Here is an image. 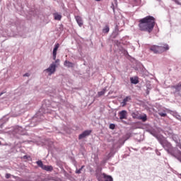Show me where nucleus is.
I'll return each instance as SVG.
<instances>
[{
	"instance_id": "obj_31",
	"label": "nucleus",
	"mask_w": 181,
	"mask_h": 181,
	"mask_svg": "<svg viewBox=\"0 0 181 181\" xmlns=\"http://www.w3.org/2000/svg\"><path fill=\"white\" fill-rule=\"evenodd\" d=\"M13 177H14V179H16V177H16V176H13Z\"/></svg>"
},
{
	"instance_id": "obj_1",
	"label": "nucleus",
	"mask_w": 181,
	"mask_h": 181,
	"mask_svg": "<svg viewBox=\"0 0 181 181\" xmlns=\"http://www.w3.org/2000/svg\"><path fill=\"white\" fill-rule=\"evenodd\" d=\"M156 19L152 16H148L139 21V30L141 32H148L151 33L155 28Z\"/></svg>"
},
{
	"instance_id": "obj_5",
	"label": "nucleus",
	"mask_w": 181,
	"mask_h": 181,
	"mask_svg": "<svg viewBox=\"0 0 181 181\" xmlns=\"http://www.w3.org/2000/svg\"><path fill=\"white\" fill-rule=\"evenodd\" d=\"M60 47V45L59 43L55 44L53 52H52V59L53 60H56V57L57 56V50Z\"/></svg>"
},
{
	"instance_id": "obj_7",
	"label": "nucleus",
	"mask_w": 181,
	"mask_h": 181,
	"mask_svg": "<svg viewBox=\"0 0 181 181\" xmlns=\"http://www.w3.org/2000/svg\"><path fill=\"white\" fill-rule=\"evenodd\" d=\"M127 110H122L119 112V119H127Z\"/></svg>"
},
{
	"instance_id": "obj_17",
	"label": "nucleus",
	"mask_w": 181,
	"mask_h": 181,
	"mask_svg": "<svg viewBox=\"0 0 181 181\" xmlns=\"http://www.w3.org/2000/svg\"><path fill=\"white\" fill-rule=\"evenodd\" d=\"M103 33H108L110 32V27L108 25H105V27L103 30Z\"/></svg>"
},
{
	"instance_id": "obj_32",
	"label": "nucleus",
	"mask_w": 181,
	"mask_h": 181,
	"mask_svg": "<svg viewBox=\"0 0 181 181\" xmlns=\"http://www.w3.org/2000/svg\"><path fill=\"white\" fill-rule=\"evenodd\" d=\"M96 1H101V0H96Z\"/></svg>"
},
{
	"instance_id": "obj_13",
	"label": "nucleus",
	"mask_w": 181,
	"mask_h": 181,
	"mask_svg": "<svg viewBox=\"0 0 181 181\" xmlns=\"http://www.w3.org/2000/svg\"><path fill=\"white\" fill-rule=\"evenodd\" d=\"M131 101V96H127L122 101L123 105H127V103Z\"/></svg>"
},
{
	"instance_id": "obj_29",
	"label": "nucleus",
	"mask_w": 181,
	"mask_h": 181,
	"mask_svg": "<svg viewBox=\"0 0 181 181\" xmlns=\"http://www.w3.org/2000/svg\"><path fill=\"white\" fill-rule=\"evenodd\" d=\"M116 45L117 46H118V45H119V42L118 41H116Z\"/></svg>"
},
{
	"instance_id": "obj_19",
	"label": "nucleus",
	"mask_w": 181,
	"mask_h": 181,
	"mask_svg": "<svg viewBox=\"0 0 181 181\" xmlns=\"http://www.w3.org/2000/svg\"><path fill=\"white\" fill-rule=\"evenodd\" d=\"M83 169H84V165H82L80 169L76 170V173H77L78 175H80V173H81V170H83Z\"/></svg>"
},
{
	"instance_id": "obj_33",
	"label": "nucleus",
	"mask_w": 181,
	"mask_h": 181,
	"mask_svg": "<svg viewBox=\"0 0 181 181\" xmlns=\"http://www.w3.org/2000/svg\"><path fill=\"white\" fill-rule=\"evenodd\" d=\"M1 141H0V145H1Z\"/></svg>"
},
{
	"instance_id": "obj_28",
	"label": "nucleus",
	"mask_w": 181,
	"mask_h": 181,
	"mask_svg": "<svg viewBox=\"0 0 181 181\" xmlns=\"http://www.w3.org/2000/svg\"><path fill=\"white\" fill-rule=\"evenodd\" d=\"M23 158H24V159H28V156H23Z\"/></svg>"
},
{
	"instance_id": "obj_11",
	"label": "nucleus",
	"mask_w": 181,
	"mask_h": 181,
	"mask_svg": "<svg viewBox=\"0 0 181 181\" xmlns=\"http://www.w3.org/2000/svg\"><path fill=\"white\" fill-rule=\"evenodd\" d=\"M102 176L105 179V181H112V177L107 175L105 173H103Z\"/></svg>"
},
{
	"instance_id": "obj_23",
	"label": "nucleus",
	"mask_w": 181,
	"mask_h": 181,
	"mask_svg": "<svg viewBox=\"0 0 181 181\" xmlns=\"http://www.w3.org/2000/svg\"><path fill=\"white\" fill-rule=\"evenodd\" d=\"M9 177H11V174L6 173V179H9Z\"/></svg>"
},
{
	"instance_id": "obj_27",
	"label": "nucleus",
	"mask_w": 181,
	"mask_h": 181,
	"mask_svg": "<svg viewBox=\"0 0 181 181\" xmlns=\"http://www.w3.org/2000/svg\"><path fill=\"white\" fill-rule=\"evenodd\" d=\"M179 87L181 88V84H179L178 86H175V88H179Z\"/></svg>"
},
{
	"instance_id": "obj_2",
	"label": "nucleus",
	"mask_w": 181,
	"mask_h": 181,
	"mask_svg": "<svg viewBox=\"0 0 181 181\" xmlns=\"http://www.w3.org/2000/svg\"><path fill=\"white\" fill-rule=\"evenodd\" d=\"M150 50L156 54H159L169 50V45L168 44H163L160 46L153 45L150 47Z\"/></svg>"
},
{
	"instance_id": "obj_26",
	"label": "nucleus",
	"mask_w": 181,
	"mask_h": 181,
	"mask_svg": "<svg viewBox=\"0 0 181 181\" xmlns=\"http://www.w3.org/2000/svg\"><path fill=\"white\" fill-rule=\"evenodd\" d=\"M29 76H30L29 73H26L23 75V77H29Z\"/></svg>"
},
{
	"instance_id": "obj_4",
	"label": "nucleus",
	"mask_w": 181,
	"mask_h": 181,
	"mask_svg": "<svg viewBox=\"0 0 181 181\" xmlns=\"http://www.w3.org/2000/svg\"><path fill=\"white\" fill-rule=\"evenodd\" d=\"M57 67V65H56L54 63H52L49 68L45 70V71H47L49 73V76H52V74H54V73L56 72V68Z\"/></svg>"
},
{
	"instance_id": "obj_20",
	"label": "nucleus",
	"mask_w": 181,
	"mask_h": 181,
	"mask_svg": "<svg viewBox=\"0 0 181 181\" xmlns=\"http://www.w3.org/2000/svg\"><path fill=\"white\" fill-rule=\"evenodd\" d=\"M110 129H115V124H110L109 126Z\"/></svg>"
},
{
	"instance_id": "obj_25",
	"label": "nucleus",
	"mask_w": 181,
	"mask_h": 181,
	"mask_svg": "<svg viewBox=\"0 0 181 181\" xmlns=\"http://www.w3.org/2000/svg\"><path fill=\"white\" fill-rule=\"evenodd\" d=\"M123 53L124 54L128 55V51H127L126 49H123Z\"/></svg>"
},
{
	"instance_id": "obj_30",
	"label": "nucleus",
	"mask_w": 181,
	"mask_h": 181,
	"mask_svg": "<svg viewBox=\"0 0 181 181\" xmlns=\"http://www.w3.org/2000/svg\"><path fill=\"white\" fill-rule=\"evenodd\" d=\"M3 94H5V93L1 92V93H0V97H1V95H3Z\"/></svg>"
},
{
	"instance_id": "obj_18",
	"label": "nucleus",
	"mask_w": 181,
	"mask_h": 181,
	"mask_svg": "<svg viewBox=\"0 0 181 181\" xmlns=\"http://www.w3.org/2000/svg\"><path fill=\"white\" fill-rule=\"evenodd\" d=\"M104 94H105V89H103V90L99 91L98 93V97H101V96L104 95Z\"/></svg>"
},
{
	"instance_id": "obj_15",
	"label": "nucleus",
	"mask_w": 181,
	"mask_h": 181,
	"mask_svg": "<svg viewBox=\"0 0 181 181\" xmlns=\"http://www.w3.org/2000/svg\"><path fill=\"white\" fill-rule=\"evenodd\" d=\"M54 19L55 21H61L62 20V15L59 14V13H54Z\"/></svg>"
},
{
	"instance_id": "obj_12",
	"label": "nucleus",
	"mask_w": 181,
	"mask_h": 181,
	"mask_svg": "<svg viewBox=\"0 0 181 181\" xmlns=\"http://www.w3.org/2000/svg\"><path fill=\"white\" fill-rule=\"evenodd\" d=\"M64 65L65 66V67H74V64L69 61H65Z\"/></svg>"
},
{
	"instance_id": "obj_8",
	"label": "nucleus",
	"mask_w": 181,
	"mask_h": 181,
	"mask_svg": "<svg viewBox=\"0 0 181 181\" xmlns=\"http://www.w3.org/2000/svg\"><path fill=\"white\" fill-rule=\"evenodd\" d=\"M160 144H161L162 146H163L165 150L168 151V152H169V150L168 149V148H170V147L172 146L168 141H163Z\"/></svg>"
},
{
	"instance_id": "obj_21",
	"label": "nucleus",
	"mask_w": 181,
	"mask_h": 181,
	"mask_svg": "<svg viewBox=\"0 0 181 181\" xmlns=\"http://www.w3.org/2000/svg\"><path fill=\"white\" fill-rule=\"evenodd\" d=\"M52 63H54L55 65L57 66H59V63H60V59H55V62H52Z\"/></svg>"
},
{
	"instance_id": "obj_22",
	"label": "nucleus",
	"mask_w": 181,
	"mask_h": 181,
	"mask_svg": "<svg viewBox=\"0 0 181 181\" xmlns=\"http://www.w3.org/2000/svg\"><path fill=\"white\" fill-rule=\"evenodd\" d=\"M159 116L160 117H166V113H164V112H159Z\"/></svg>"
},
{
	"instance_id": "obj_6",
	"label": "nucleus",
	"mask_w": 181,
	"mask_h": 181,
	"mask_svg": "<svg viewBox=\"0 0 181 181\" xmlns=\"http://www.w3.org/2000/svg\"><path fill=\"white\" fill-rule=\"evenodd\" d=\"M92 131L91 130H86L82 134L78 136V139H83V138H86V136H88L90 135Z\"/></svg>"
},
{
	"instance_id": "obj_10",
	"label": "nucleus",
	"mask_w": 181,
	"mask_h": 181,
	"mask_svg": "<svg viewBox=\"0 0 181 181\" xmlns=\"http://www.w3.org/2000/svg\"><path fill=\"white\" fill-rule=\"evenodd\" d=\"M76 21L78 26H80L81 28V26H83V18H81V17L77 16H76Z\"/></svg>"
},
{
	"instance_id": "obj_9",
	"label": "nucleus",
	"mask_w": 181,
	"mask_h": 181,
	"mask_svg": "<svg viewBox=\"0 0 181 181\" xmlns=\"http://www.w3.org/2000/svg\"><path fill=\"white\" fill-rule=\"evenodd\" d=\"M42 170H46V172H52L53 171V166L44 165Z\"/></svg>"
},
{
	"instance_id": "obj_3",
	"label": "nucleus",
	"mask_w": 181,
	"mask_h": 181,
	"mask_svg": "<svg viewBox=\"0 0 181 181\" xmlns=\"http://www.w3.org/2000/svg\"><path fill=\"white\" fill-rule=\"evenodd\" d=\"M132 117L134 119H140L143 122H146V121H148V116L146 114L141 115L139 112H132Z\"/></svg>"
},
{
	"instance_id": "obj_16",
	"label": "nucleus",
	"mask_w": 181,
	"mask_h": 181,
	"mask_svg": "<svg viewBox=\"0 0 181 181\" xmlns=\"http://www.w3.org/2000/svg\"><path fill=\"white\" fill-rule=\"evenodd\" d=\"M37 165L41 168L42 169H43V167L45 166V165L43 164V162L42 160H38L36 162Z\"/></svg>"
},
{
	"instance_id": "obj_14",
	"label": "nucleus",
	"mask_w": 181,
	"mask_h": 181,
	"mask_svg": "<svg viewBox=\"0 0 181 181\" xmlns=\"http://www.w3.org/2000/svg\"><path fill=\"white\" fill-rule=\"evenodd\" d=\"M130 81L132 84H138L139 83L138 78H130Z\"/></svg>"
},
{
	"instance_id": "obj_24",
	"label": "nucleus",
	"mask_w": 181,
	"mask_h": 181,
	"mask_svg": "<svg viewBox=\"0 0 181 181\" xmlns=\"http://www.w3.org/2000/svg\"><path fill=\"white\" fill-rule=\"evenodd\" d=\"M174 1L175 2V4H177V5H181V3L179 2V0H174Z\"/></svg>"
}]
</instances>
